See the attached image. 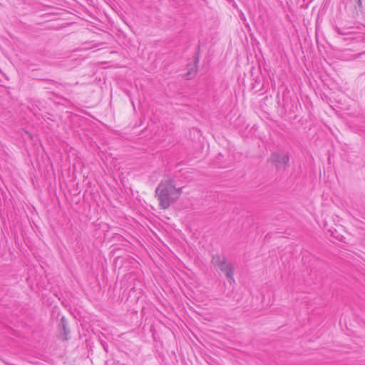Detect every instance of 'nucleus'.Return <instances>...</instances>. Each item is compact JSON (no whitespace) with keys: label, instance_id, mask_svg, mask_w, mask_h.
Listing matches in <instances>:
<instances>
[{"label":"nucleus","instance_id":"obj_1","mask_svg":"<svg viewBox=\"0 0 365 365\" xmlns=\"http://www.w3.org/2000/svg\"><path fill=\"white\" fill-rule=\"evenodd\" d=\"M181 193L182 188H177L172 178L163 180L155 190L159 205L163 209L168 208L180 197Z\"/></svg>","mask_w":365,"mask_h":365},{"label":"nucleus","instance_id":"obj_2","mask_svg":"<svg viewBox=\"0 0 365 365\" xmlns=\"http://www.w3.org/2000/svg\"><path fill=\"white\" fill-rule=\"evenodd\" d=\"M218 267L222 272L225 273L226 277L228 279L230 283L232 282H235L233 277V267L230 263H227V261L225 260Z\"/></svg>","mask_w":365,"mask_h":365},{"label":"nucleus","instance_id":"obj_3","mask_svg":"<svg viewBox=\"0 0 365 365\" xmlns=\"http://www.w3.org/2000/svg\"><path fill=\"white\" fill-rule=\"evenodd\" d=\"M271 160L280 165H287L289 163V157L284 154L273 153L271 156Z\"/></svg>","mask_w":365,"mask_h":365},{"label":"nucleus","instance_id":"obj_4","mask_svg":"<svg viewBox=\"0 0 365 365\" xmlns=\"http://www.w3.org/2000/svg\"><path fill=\"white\" fill-rule=\"evenodd\" d=\"M225 260H226V259L224 256H220L219 255H216L212 257L211 262L214 266L218 267Z\"/></svg>","mask_w":365,"mask_h":365},{"label":"nucleus","instance_id":"obj_5","mask_svg":"<svg viewBox=\"0 0 365 365\" xmlns=\"http://www.w3.org/2000/svg\"><path fill=\"white\" fill-rule=\"evenodd\" d=\"M65 322H66L65 318L62 317L61 320V324L62 325V327L63 328V330H64V332L66 334H67V330H66V328Z\"/></svg>","mask_w":365,"mask_h":365},{"label":"nucleus","instance_id":"obj_6","mask_svg":"<svg viewBox=\"0 0 365 365\" xmlns=\"http://www.w3.org/2000/svg\"><path fill=\"white\" fill-rule=\"evenodd\" d=\"M187 75H191V72H190V71H189V72H188V73H187Z\"/></svg>","mask_w":365,"mask_h":365},{"label":"nucleus","instance_id":"obj_7","mask_svg":"<svg viewBox=\"0 0 365 365\" xmlns=\"http://www.w3.org/2000/svg\"><path fill=\"white\" fill-rule=\"evenodd\" d=\"M359 1L360 2V1H361V0H359Z\"/></svg>","mask_w":365,"mask_h":365}]
</instances>
